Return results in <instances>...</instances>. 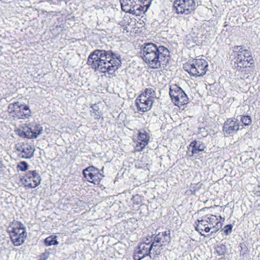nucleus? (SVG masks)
Listing matches in <instances>:
<instances>
[{
  "label": "nucleus",
  "mask_w": 260,
  "mask_h": 260,
  "mask_svg": "<svg viewBox=\"0 0 260 260\" xmlns=\"http://www.w3.org/2000/svg\"><path fill=\"white\" fill-rule=\"evenodd\" d=\"M56 236H49L46 238L45 240V244L46 246L56 245H58V242L56 240Z\"/></svg>",
  "instance_id": "obj_26"
},
{
  "label": "nucleus",
  "mask_w": 260,
  "mask_h": 260,
  "mask_svg": "<svg viewBox=\"0 0 260 260\" xmlns=\"http://www.w3.org/2000/svg\"><path fill=\"white\" fill-rule=\"evenodd\" d=\"M17 150L18 151L21 152L19 155L22 158H30L34 156V148L28 144H23L20 147H19Z\"/></svg>",
  "instance_id": "obj_16"
},
{
  "label": "nucleus",
  "mask_w": 260,
  "mask_h": 260,
  "mask_svg": "<svg viewBox=\"0 0 260 260\" xmlns=\"http://www.w3.org/2000/svg\"><path fill=\"white\" fill-rule=\"evenodd\" d=\"M243 55L244 59L248 58L251 57V53L247 50L244 49L243 52Z\"/></svg>",
  "instance_id": "obj_34"
},
{
  "label": "nucleus",
  "mask_w": 260,
  "mask_h": 260,
  "mask_svg": "<svg viewBox=\"0 0 260 260\" xmlns=\"http://www.w3.org/2000/svg\"><path fill=\"white\" fill-rule=\"evenodd\" d=\"M195 5L193 0H176L174 4L178 14L186 15L190 13L194 9Z\"/></svg>",
  "instance_id": "obj_8"
},
{
  "label": "nucleus",
  "mask_w": 260,
  "mask_h": 260,
  "mask_svg": "<svg viewBox=\"0 0 260 260\" xmlns=\"http://www.w3.org/2000/svg\"><path fill=\"white\" fill-rule=\"evenodd\" d=\"M149 141V136L145 131H140L139 133L138 143L135 146V150L137 151H141L148 144Z\"/></svg>",
  "instance_id": "obj_14"
},
{
  "label": "nucleus",
  "mask_w": 260,
  "mask_h": 260,
  "mask_svg": "<svg viewBox=\"0 0 260 260\" xmlns=\"http://www.w3.org/2000/svg\"><path fill=\"white\" fill-rule=\"evenodd\" d=\"M205 148V145L201 141H194L190 143L188 148V155L191 157L194 154L199 153L204 151Z\"/></svg>",
  "instance_id": "obj_15"
},
{
  "label": "nucleus",
  "mask_w": 260,
  "mask_h": 260,
  "mask_svg": "<svg viewBox=\"0 0 260 260\" xmlns=\"http://www.w3.org/2000/svg\"><path fill=\"white\" fill-rule=\"evenodd\" d=\"M121 57L111 51L95 50L89 55L87 64L95 71L113 74L121 66Z\"/></svg>",
  "instance_id": "obj_1"
},
{
  "label": "nucleus",
  "mask_w": 260,
  "mask_h": 260,
  "mask_svg": "<svg viewBox=\"0 0 260 260\" xmlns=\"http://www.w3.org/2000/svg\"><path fill=\"white\" fill-rule=\"evenodd\" d=\"M85 179L94 184H99L104 175L100 171L93 166H90L83 171Z\"/></svg>",
  "instance_id": "obj_7"
},
{
  "label": "nucleus",
  "mask_w": 260,
  "mask_h": 260,
  "mask_svg": "<svg viewBox=\"0 0 260 260\" xmlns=\"http://www.w3.org/2000/svg\"><path fill=\"white\" fill-rule=\"evenodd\" d=\"M205 218L208 221V224L211 227L218 220L217 217L213 215H210L209 216H206L205 217Z\"/></svg>",
  "instance_id": "obj_28"
},
{
  "label": "nucleus",
  "mask_w": 260,
  "mask_h": 260,
  "mask_svg": "<svg viewBox=\"0 0 260 260\" xmlns=\"http://www.w3.org/2000/svg\"><path fill=\"white\" fill-rule=\"evenodd\" d=\"M17 168L21 171H25L28 169V164L22 161L18 164Z\"/></svg>",
  "instance_id": "obj_29"
},
{
  "label": "nucleus",
  "mask_w": 260,
  "mask_h": 260,
  "mask_svg": "<svg viewBox=\"0 0 260 260\" xmlns=\"http://www.w3.org/2000/svg\"><path fill=\"white\" fill-rule=\"evenodd\" d=\"M90 108L92 109L90 111V115L94 118L95 119H99L102 115V113L100 111V108L96 104H91Z\"/></svg>",
  "instance_id": "obj_23"
},
{
  "label": "nucleus",
  "mask_w": 260,
  "mask_h": 260,
  "mask_svg": "<svg viewBox=\"0 0 260 260\" xmlns=\"http://www.w3.org/2000/svg\"><path fill=\"white\" fill-rule=\"evenodd\" d=\"M139 0H120V4L122 11L126 13L132 14L136 16H140V12L138 10L137 4Z\"/></svg>",
  "instance_id": "obj_10"
},
{
  "label": "nucleus",
  "mask_w": 260,
  "mask_h": 260,
  "mask_svg": "<svg viewBox=\"0 0 260 260\" xmlns=\"http://www.w3.org/2000/svg\"><path fill=\"white\" fill-rule=\"evenodd\" d=\"M141 94H143L148 100L152 101L154 102V99L156 98V92L155 90L152 88H148L145 89L144 92Z\"/></svg>",
  "instance_id": "obj_22"
},
{
  "label": "nucleus",
  "mask_w": 260,
  "mask_h": 260,
  "mask_svg": "<svg viewBox=\"0 0 260 260\" xmlns=\"http://www.w3.org/2000/svg\"><path fill=\"white\" fill-rule=\"evenodd\" d=\"M215 249L217 253L219 255H223L225 254L226 253L228 250L226 246L223 244H219V245H217Z\"/></svg>",
  "instance_id": "obj_25"
},
{
  "label": "nucleus",
  "mask_w": 260,
  "mask_h": 260,
  "mask_svg": "<svg viewBox=\"0 0 260 260\" xmlns=\"http://www.w3.org/2000/svg\"><path fill=\"white\" fill-rule=\"evenodd\" d=\"M233 226L232 224H228L225 225L224 228V233L226 235L231 234Z\"/></svg>",
  "instance_id": "obj_32"
},
{
  "label": "nucleus",
  "mask_w": 260,
  "mask_h": 260,
  "mask_svg": "<svg viewBox=\"0 0 260 260\" xmlns=\"http://www.w3.org/2000/svg\"><path fill=\"white\" fill-rule=\"evenodd\" d=\"M202 183L198 182L197 183H191L190 186L189 190L186 191V193L188 194H195L196 192L199 190L202 187Z\"/></svg>",
  "instance_id": "obj_24"
},
{
  "label": "nucleus",
  "mask_w": 260,
  "mask_h": 260,
  "mask_svg": "<svg viewBox=\"0 0 260 260\" xmlns=\"http://www.w3.org/2000/svg\"><path fill=\"white\" fill-rule=\"evenodd\" d=\"M26 130L28 131L27 138L29 139L38 137L42 132L43 127L38 123H32L30 127L26 126Z\"/></svg>",
  "instance_id": "obj_17"
},
{
  "label": "nucleus",
  "mask_w": 260,
  "mask_h": 260,
  "mask_svg": "<svg viewBox=\"0 0 260 260\" xmlns=\"http://www.w3.org/2000/svg\"><path fill=\"white\" fill-rule=\"evenodd\" d=\"M137 4L140 16L147 11L151 4V0H139Z\"/></svg>",
  "instance_id": "obj_20"
},
{
  "label": "nucleus",
  "mask_w": 260,
  "mask_h": 260,
  "mask_svg": "<svg viewBox=\"0 0 260 260\" xmlns=\"http://www.w3.org/2000/svg\"><path fill=\"white\" fill-rule=\"evenodd\" d=\"M8 112L18 119H26L31 116V111L28 106L23 104L19 101L9 104Z\"/></svg>",
  "instance_id": "obj_4"
},
{
  "label": "nucleus",
  "mask_w": 260,
  "mask_h": 260,
  "mask_svg": "<svg viewBox=\"0 0 260 260\" xmlns=\"http://www.w3.org/2000/svg\"><path fill=\"white\" fill-rule=\"evenodd\" d=\"M234 49L237 52V53H243L244 49H243L242 46H237L235 47Z\"/></svg>",
  "instance_id": "obj_36"
},
{
  "label": "nucleus",
  "mask_w": 260,
  "mask_h": 260,
  "mask_svg": "<svg viewBox=\"0 0 260 260\" xmlns=\"http://www.w3.org/2000/svg\"><path fill=\"white\" fill-rule=\"evenodd\" d=\"M2 47L0 46V56L2 54Z\"/></svg>",
  "instance_id": "obj_38"
},
{
  "label": "nucleus",
  "mask_w": 260,
  "mask_h": 260,
  "mask_svg": "<svg viewBox=\"0 0 260 260\" xmlns=\"http://www.w3.org/2000/svg\"><path fill=\"white\" fill-rule=\"evenodd\" d=\"M198 224L196 226V230L200 232L202 236L204 237H209L210 235H208L207 236H205L204 234L202 233V231H205L206 233L209 232L210 230L212 229L211 226H210L208 224V221L204 219H202L201 220H198Z\"/></svg>",
  "instance_id": "obj_19"
},
{
  "label": "nucleus",
  "mask_w": 260,
  "mask_h": 260,
  "mask_svg": "<svg viewBox=\"0 0 260 260\" xmlns=\"http://www.w3.org/2000/svg\"><path fill=\"white\" fill-rule=\"evenodd\" d=\"M253 61L252 59H247L245 60V59L244 58L243 53H237L236 59L235 62H237V64L238 67L242 68V66L246 67L247 64L250 62V61Z\"/></svg>",
  "instance_id": "obj_21"
},
{
  "label": "nucleus",
  "mask_w": 260,
  "mask_h": 260,
  "mask_svg": "<svg viewBox=\"0 0 260 260\" xmlns=\"http://www.w3.org/2000/svg\"><path fill=\"white\" fill-rule=\"evenodd\" d=\"M41 181V177L36 171H29L24 178L25 186L30 188H35L40 184Z\"/></svg>",
  "instance_id": "obj_11"
},
{
  "label": "nucleus",
  "mask_w": 260,
  "mask_h": 260,
  "mask_svg": "<svg viewBox=\"0 0 260 260\" xmlns=\"http://www.w3.org/2000/svg\"><path fill=\"white\" fill-rule=\"evenodd\" d=\"M208 62L205 59L198 58L193 59L192 63L186 64L184 69L191 76L197 77L204 75L208 70Z\"/></svg>",
  "instance_id": "obj_3"
},
{
  "label": "nucleus",
  "mask_w": 260,
  "mask_h": 260,
  "mask_svg": "<svg viewBox=\"0 0 260 260\" xmlns=\"http://www.w3.org/2000/svg\"><path fill=\"white\" fill-rule=\"evenodd\" d=\"M17 133L20 137H24L27 138L28 131L26 130V127H24L23 130L19 129L17 131Z\"/></svg>",
  "instance_id": "obj_31"
},
{
  "label": "nucleus",
  "mask_w": 260,
  "mask_h": 260,
  "mask_svg": "<svg viewBox=\"0 0 260 260\" xmlns=\"http://www.w3.org/2000/svg\"><path fill=\"white\" fill-rule=\"evenodd\" d=\"M49 254H50V253L48 252H45L43 253L40 256V260H46L48 258Z\"/></svg>",
  "instance_id": "obj_33"
},
{
  "label": "nucleus",
  "mask_w": 260,
  "mask_h": 260,
  "mask_svg": "<svg viewBox=\"0 0 260 260\" xmlns=\"http://www.w3.org/2000/svg\"><path fill=\"white\" fill-rule=\"evenodd\" d=\"M153 101L145 99L143 94H140L136 100V105L138 110L145 112L150 110L153 105Z\"/></svg>",
  "instance_id": "obj_12"
},
{
  "label": "nucleus",
  "mask_w": 260,
  "mask_h": 260,
  "mask_svg": "<svg viewBox=\"0 0 260 260\" xmlns=\"http://www.w3.org/2000/svg\"><path fill=\"white\" fill-rule=\"evenodd\" d=\"M240 120L241 122L245 126H249L251 124V118L249 116L244 115L241 116Z\"/></svg>",
  "instance_id": "obj_27"
},
{
  "label": "nucleus",
  "mask_w": 260,
  "mask_h": 260,
  "mask_svg": "<svg viewBox=\"0 0 260 260\" xmlns=\"http://www.w3.org/2000/svg\"><path fill=\"white\" fill-rule=\"evenodd\" d=\"M215 225H213L212 228L215 229L216 231H218L222 226V223L220 221H216Z\"/></svg>",
  "instance_id": "obj_35"
},
{
  "label": "nucleus",
  "mask_w": 260,
  "mask_h": 260,
  "mask_svg": "<svg viewBox=\"0 0 260 260\" xmlns=\"http://www.w3.org/2000/svg\"><path fill=\"white\" fill-rule=\"evenodd\" d=\"M239 129V123L236 118L228 119L224 123L223 132L226 134H232Z\"/></svg>",
  "instance_id": "obj_13"
},
{
  "label": "nucleus",
  "mask_w": 260,
  "mask_h": 260,
  "mask_svg": "<svg viewBox=\"0 0 260 260\" xmlns=\"http://www.w3.org/2000/svg\"><path fill=\"white\" fill-rule=\"evenodd\" d=\"M26 237V233L24 225L20 222H17L10 234L12 242L15 246H19L24 243Z\"/></svg>",
  "instance_id": "obj_5"
},
{
  "label": "nucleus",
  "mask_w": 260,
  "mask_h": 260,
  "mask_svg": "<svg viewBox=\"0 0 260 260\" xmlns=\"http://www.w3.org/2000/svg\"><path fill=\"white\" fill-rule=\"evenodd\" d=\"M155 245H156V247H153L151 250L152 251V253L155 255H159L161 253V251L162 249V244H160L159 246H158L157 244L155 243Z\"/></svg>",
  "instance_id": "obj_30"
},
{
  "label": "nucleus",
  "mask_w": 260,
  "mask_h": 260,
  "mask_svg": "<svg viewBox=\"0 0 260 260\" xmlns=\"http://www.w3.org/2000/svg\"><path fill=\"white\" fill-rule=\"evenodd\" d=\"M141 54L143 60L152 69H165L171 58L168 48L152 43L144 44Z\"/></svg>",
  "instance_id": "obj_2"
},
{
  "label": "nucleus",
  "mask_w": 260,
  "mask_h": 260,
  "mask_svg": "<svg viewBox=\"0 0 260 260\" xmlns=\"http://www.w3.org/2000/svg\"><path fill=\"white\" fill-rule=\"evenodd\" d=\"M169 94L172 101L178 107L188 103V98L184 91L176 85L170 86Z\"/></svg>",
  "instance_id": "obj_6"
},
{
  "label": "nucleus",
  "mask_w": 260,
  "mask_h": 260,
  "mask_svg": "<svg viewBox=\"0 0 260 260\" xmlns=\"http://www.w3.org/2000/svg\"><path fill=\"white\" fill-rule=\"evenodd\" d=\"M170 231H167L162 233H159L154 238V241L152 243H160L165 244L166 243H170L171 241Z\"/></svg>",
  "instance_id": "obj_18"
},
{
  "label": "nucleus",
  "mask_w": 260,
  "mask_h": 260,
  "mask_svg": "<svg viewBox=\"0 0 260 260\" xmlns=\"http://www.w3.org/2000/svg\"><path fill=\"white\" fill-rule=\"evenodd\" d=\"M156 246V245L154 243H152L151 245L149 243H141L135 250L134 259L135 260H141L148 255L152 258L151 256V249L153 247Z\"/></svg>",
  "instance_id": "obj_9"
},
{
  "label": "nucleus",
  "mask_w": 260,
  "mask_h": 260,
  "mask_svg": "<svg viewBox=\"0 0 260 260\" xmlns=\"http://www.w3.org/2000/svg\"><path fill=\"white\" fill-rule=\"evenodd\" d=\"M217 231H216V229H215L214 231L211 232L210 235H212L213 233H216Z\"/></svg>",
  "instance_id": "obj_37"
}]
</instances>
